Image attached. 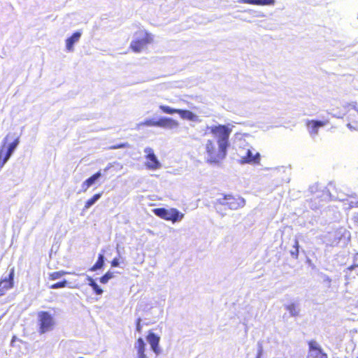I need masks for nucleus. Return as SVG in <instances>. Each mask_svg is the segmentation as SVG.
<instances>
[{"label":"nucleus","instance_id":"f257e3e1","mask_svg":"<svg viewBox=\"0 0 358 358\" xmlns=\"http://www.w3.org/2000/svg\"><path fill=\"white\" fill-rule=\"evenodd\" d=\"M208 129L216 141L213 139L206 141L204 145L205 160L210 164H220L227 157L231 129L224 124L211 126Z\"/></svg>","mask_w":358,"mask_h":358},{"label":"nucleus","instance_id":"f03ea898","mask_svg":"<svg viewBox=\"0 0 358 358\" xmlns=\"http://www.w3.org/2000/svg\"><path fill=\"white\" fill-rule=\"evenodd\" d=\"M136 38L131 42L129 48L135 53L143 51L153 42V36L145 30H139L135 33Z\"/></svg>","mask_w":358,"mask_h":358},{"label":"nucleus","instance_id":"7ed1b4c3","mask_svg":"<svg viewBox=\"0 0 358 358\" xmlns=\"http://www.w3.org/2000/svg\"><path fill=\"white\" fill-rule=\"evenodd\" d=\"M152 211L155 215L159 217L166 221H171L173 223L181 220L184 217V215L182 213L174 208L170 209H166L165 208H157L153 209Z\"/></svg>","mask_w":358,"mask_h":358},{"label":"nucleus","instance_id":"20e7f679","mask_svg":"<svg viewBox=\"0 0 358 358\" xmlns=\"http://www.w3.org/2000/svg\"><path fill=\"white\" fill-rule=\"evenodd\" d=\"M38 331L41 334H45L53 329L55 325L54 318L47 311H41L38 313Z\"/></svg>","mask_w":358,"mask_h":358},{"label":"nucleus","instance_id":"39448f33","mask_svg":"<svg viewBox=\"0 0 358 358\" xmlns=\"http://www.w3.org/2000/svg\"><path fill=\"white\" fill-rule=\"evenodd\" d=\"M220 203L223 206H227L231 210H237L245 206V200L240 196L225 194Z\"/></svg>","mask_w":358,"mask_h":358},{"label":"nucleus","instance_id":"423d86ee","mask_svg":"<svg viewBox=\"0 0 358 358\" xmlns=\"http://www.w3.org/2000/svg\"><path fill=\"white\" fill-rule=\"evenodd\" d=\"M159 109L162 112L166 114H174L177 113L183 120H187L190 121H195L197 119V116L189 110L183 109H175L172 108L169 106L160 105Z\"/></svg>","mask_w":358,"mask_h":358},{"label":"nucleus","instance_id":"0eeeda50","mask_svg":"<svg viewBox=\"0 0 358 358\" xmlns=\"http://www.w3.org/2000/svg\"><path fill=\"white\" fill-rule=\"evenodd\" d=\"M344 109L348 120V126L356 129L358 127V110L351 104L345 106Z\"/></svg>","mask_w":358,"mask_h":358},{"label":"nucleus","instance_id":"6e6552de","mask_svg":"<svg viewBox=\"0 0 358 358\" xmlns=\"http://www.w3.org/2000/svg\"><path fill=\"white\" fill-rule=\"evenodd\" d=\"M145 152L147 154L145 156L146 167L150 170L158 169L161 166V164L155 155L153 150L150 148H147L145 150Z\"/></svg>","mask_w":358,"mask_h":358},{"label":"nucleus","instance_id":"1a4fd4ad","mask_svg":"<svg viewBox=\"0 0 358 358\" xmlns=\"http://www.w3.org/2000/svg\"><path fill=\"white\" fill-rule=\"evenodd\" d=\"M308 345L309 356L311 358H328L327 354L323 352L322 348L315 341H309Z\"/></svg>","mask_w":358,"mask_h":358},{"label":"nucleus","instance_id":"9d476101","mask_svg":"<svg viewBox=\"0 0 358 358\" xmlns=\"http://www.w3.org/2000/svg\"><path fill=\"white\" fill-rule=\"evenodd\" d=\"M15 270L13 268L8 275V277L0 280V296L4 295L6 292L13 287L14 285Z\"/></svg>","mask_w":358,"mask_h":358},{"label":"nucleus","instance_id":"9b49d317","mask_svg":"<svg viewBox=\"0 0 358 358\" xmlns=\"http://www.w3.org/2000/svg\"><path fill=\"white\" fill-rule=\"evenodd\" d=\"M329 123L328 120H307L306 125L311 135H316L318 133V129L327 125Z\"/></svg>","mask_w":358,"mask_h":358},{"label":"nucleus","instance_id":"f8f14e48","mask_svg":"<svg viewBox=\"0 0 358 358\" xmlns=\"http://www.w3.org/2000/svg\"><path fill=\"white\" fill-rule=\"evenodd\" d=\"M146 339L150 345L152 351L156 355H159L160 353V348L159 346L160 337L152 331H150L146 336Z\"/></svg>","mask_w":358,"mask_h":358},{"label":"nucleus","instance_id":"ddd939ff","mask_svg":"<svg viewBox=\"0 0 358 358\" xmlns=\"http://www.w3.org/2000/svg\"><path fill=\"white\" fill-rule=\"evenodd\" d=\"M260 162V155L259 152H255V154L252 151L248 149L246 152V155L242 157L240 159L241 164H259Z\"/></svg>","mask_w":358,"mask_h":358},{"label":"nucleus","instance_id":"4468645a","mask_svg":"<svg viewBox=\"0 0 358 358\" xmlns=\"http://www.w3.org/2000/svg\"><path fill=\"white\" fill-rule=\"evenodd\" d=\"M178 126V121L170 117H161L157 120V127L173 129Z\"/></svg>","mask_w":358,"mask_h":358},{"label":"nucleus","instance_id":"2eb2a0df","mask_svg":"<svg viewBox=\"0 0 358 358\" xmlns=\"http://www.w3.org/2000/svg\"><path fill=\"white\" fill-rule=\"evenodd\" d=\"M81 36L80 31L74 32L69 38L66 40V48L68 51L73 50V45L78 42Z\"/></svg>","mask_w":358,"mask_h":358},{"label":"nucleus","instance_id":"dca6fc26","mask_svg":"<svg viewBox=\"0 0 358 358\" xmlns=\"http://www.w3.org/2000/svg\"><path fill=\"white\" fill-rule=\"evenodd\" d=\"M146 345L142 338H138L136 343L138 358H147L145 355Z\"/></svg>","mask_w":358,"mask_h":358},{"label":"nucleus","instance_id":"f3484780","mask_svg":"<svg viewBox=\"0 0 358 358\" xmlns=\"http://www.w3.org/2000/svg\"><path fill=\"white\" fill-rule=\"evenodd\" d=\"M241 3L256 6H273L275 4V0H241Z\"/></svg>","mask_w":358,"mask_h":358},{"label":"nucleus","instance_id":"a211bd4d","mask_svg":"<svg viewBox=\"0 0 358 358\" xmlns=\"http://www.w3.org/2000/svg\"><path fill=\"white\" fill-rule=\"evenodd\" d=\"M101 176V173L100 171H97L89 178L85 180L83 184L82 187L83 191H86L91 185H92L97 179H99Z\"/></svg>","mask_w":358,"mask_h":358},{"label":"nucleus","instance_id":"6ab92c4d","mask_svg":"<svg viewBox=\"0 0 358 358\" xmlns=\"http://www.w3.org/2000/svg\"><path fill=\"white\" fill-rule=\"evenodd\" d=\"M104 264V257L103 254H99L96 263L91 267L90 271H95L101 269Z\"/></svg>","mask_w":358,"mask_h":358},{"label":"nucleus","instance_id":"aec40b11","mask_svg":"<svg viewBox=\"0 0 358 358\" xmlns=\"http://www.w3.org/2000/svg\"><path fill=\"white\" fill-rule=\"evenodd\" d=\"M101 196V193L95 194L92 197H91L85 202V209H88L90 208Z\"/></svg>","mask_w":358,"mask_h":358},{"label":"nucleus","instance_id":"412c9836","mask_svg":"<svg viewBox=\"0 0 358 358\" xmlns=\"http://www.w3.org/2000/svg\"><path fill=\"white\" fill-rule=\"evenodd\" d=\"M143 127H157V120L152 119L145 120L143 122H139L137 124V128L140 129Z\"/></svg>","mask_w":358,"mask_h":358},{"label":"nucleus","instance_id":"4be33fe9","mask_svg":"<svg viewBox=\"0 0 358 358\" xmlns=\"http://www.w3.org/2000/svg\"><path fill=\"white\" fill-rule=\"evenodd\" d=\"M67 273H68L66 271H55V272L49 273L48 278H49V280H55L58 278H60L61 277L64 276V275H66Z\"/></svg>","mask_w":358,"mask_h":358},{"label":"nucleus","instance_id":"5701e85b","mask_svg":"<svg viewBox=\"0 0 358 358\" xmlns=\"http://www.w3.org/2000/svg\"><path fill=\"white\" fill-rule=\"evenodd\" d=\"M286 309L289 312L292 316H297L299 313V310L295 303H291L286 306Z\"/></svg>","mask_w":358,"mask_h":358},{"label":"nucleus","instance_id":"b1692460","mask_svg":"<svg viewBox=\"0 0 358 358\" xmlns=\"http://www.w3.org/2000/svg\"><path fill=\"white\" fill-rule=\"evenodd\" d=\"M89 285L92 287L94 292L98 295L101 294L103 293V290L99 287L94 280L91 278H89Z\"/></svg>","mask_w":358,"mask_h":358},{"label":"nucleus","instance_id":"393cba45","mask_svg":"<svg viewBox=\"0 0 358 358\" xmlns=\"http://www.w3.org/2000/svg\"><path fill=\"white\" fill-rule=\"evenodd\" d=\"M294 250H292L290 252V254L292 257H294V259H297L299 257V241L297 239H295V241H294Z\"/></svg>","mask_w":358,"mask_h":358},{"label":"nucleus","instance_id":"a878e982","mask_svg":"<svg viewBox=\"0 0 358 358\" xmlns=\"http://www.w3.org/2000/svg\"><path fill=\"white\" fill-rule=\"evenodd\" d=\"M113 277V275L112 273L108 271L103 276H101L99 279L100 282L103 284H106L108 282V281Z\"/></svg>","mask_w":358,"mask_h":358},{"label":"nucleus","instance_id":"bb28decb","mask_svg":"<svg viewBox=\"0 0 358 358\" xmlns=\"http://www.w3.org/2000/svg\"><path fill=\"white\" fill-rule=\"evenodd\" d=\"M67 285V281L66 280H64L61 282H58L56 283H54L50 286L51 289H59V288H63L65 287Z\"/></svg>","mask_w":358,"mask_h":358},{"label":"nucleus","instance_id":"cd10ccee","mask_svg":"<svg viewBox=\"0 0 358 358\" xmlns=\"http://www.w3.org/2000/svg\"><path fill=\"white\" fill-rule=\"evenodd\" d=\"M129 145L127 143H122L116 145H113L110 147V149L115 150V149H120V148H128Z\"/></svg>","mask_w":358,"mask_h":358},{"label":"nucleus","instance_id":"c85d7f7f","mask_svg":"<svg viewBox=\"0 0 358 358\" xmlns=\"http://www.w3.org/2000/svg\"><path fill=\"white\" fill-rule=\"evenodd\" d=\"M111 266L113 267H116V266H119V260L117 258H114L112 261H111Z\"/></svg>","mask_w":358,"mask_h":358},{"label":"nucleus","instance_id":"c756f323","mask_svg":"<svg viewBox=\"0 0 358 358\" xmlns=\"http://www.w3.org/2000/svg\"><path fill=\"white\" fill-rule=\"evenodd\" d=\"M136 331L138 332L141 331V319L138 318L136 320Z\"/></svg>","mask_w":358,"mask_h":358},{"label":"nucleus","instance_id":"7c9ffc66","mask_svg":"<svg viewBox=\"0 0 358 358\" xmlns=\"http://www.w3.org/2000/svg\"><path fill=\"white\" fill-rule=\"evenodd\" d=\"M345 234H349V232L345 229L344 232L342 234V236H344Z\"/></svg>","mask_w":358,"mask_h":358},{"label":"nucleus","instance_id":"2f4dec72","mask_svg":"<svg viewBox=\"0 0 358 358\" xmlns=\"http://www.w3.org/2000/svg\"><path fill=\"white\" fill-rule=\"evenodd\" d=\"M353 268H354V266H350V267H348V269L352 270V269H353Z\"/></svg>","mask_w":358,"mask_h":358},{"label":"nucleus","instance_id":"473e14b6","mask_svg":"<svg viewBox=\"0 0 358 358\" xmlns=\"http://www.w3.org/2000/svg\"><path fill=\"white\" fill-rule=\"evenodd\" d=\"M256 358H261L260 355H257V357Z\"/></svg>","mask_w":358,"mask_h":358},{"label":"nucleus","instance_id":"72a5a7b5","mask_svg":"<svg viewBox=\"0 0 358 358\" xmlns=\"http://www.w3.org/2000/svg\"><path fill=\"white\" fill-rule=\"evenodd\" d=\"M356 358H358V356Z\"/></svg>","mask_w":358,"mask_h":358},{"label":"nucleus","instance_id":"f704fd0d","mask_svg":"<svg viewBox=\"0 0 358 358\" xmlns=\"http://www.w3.org/2000/svg\"><path fill=\"white\" fill-rule=\"evenodd\" d=\"M80 358H83V357H80Z\"/></svg>","mask_w":358,"mask_h":358}]
</instances>
